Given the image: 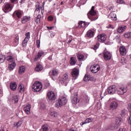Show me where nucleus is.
I'll use <instances>...</instances> for the list:
<instances>
[{
  "label": "nucleus",
  "instance_id": "f257e3e1",
  "mask_svg": "<svg viewBox=\"0 0 131 131\" xmlns=\"http://www.w3.org/2000/svg\"><path fill=\"white\" fill-rule=\"evenodd\" d=\"M67 98H66V95H60L58 102L55 104V107L56 108H60V107H62V106H64V105H66L67 104Z\"/></svg>",
  "mask_w": 131,
  "mask_h": 131
},
{
  "label": "nucleus",
  "instance_id": "f03ea898",
  "mask_svg": "<svg viewBox=\"0 0 131 131\" xmlns=\"http://www.w3.org/2000/svg\"><path fill=\"white\" fill-rule=\"evenodd\" d=\"M88 14H90V15H88V18L91 20V21H95L98 19V16H96L97 12L95 11V6H92L91 10L89 12Z\"/></svg>",
  "mask_w": 131,
  "mask_h": 131
},
{
  "label": "nucleus",
  "instance_id": "7ed1b4c3",
  "mask_svg": "<svg viewBox=\"0 0 131 131\" xmlns=\"http://www.w3.org/2000/svg\"><path fill=\"white\" fill-rule=\"evenodd\" d=\"M32 88L33 91L35 92H40L42 89V84H41V83L38 81H36L35 83H34L33 85L32 86Z\"/></svg>",
  "mask_w": 131,
  "mask_h": 131
},
{
  "label": "nucleus",
  "instance_id": "20e7f679",
  "mask_svg": "<svg viewBox=\"0 0 131 131\" xmlns=\"http://www.w3.org/2000/svg\"><path fill=\"white\" fill-rule=\"evenodd\" d=\"M117 92L118 95H124L127 92V88L125 86H119Z\"/></svg>",
  "mask_w": 131,
  "mask_h": 131
},
{
  "label": "nucleus",
  "instance_id": "39448f33",
  "mask_svg": "<svg viewBox=\"0 0 131 131\" xmlns=\"http://www.w3.org/2000/svg\"><path fill=\"white\" fill-rule=\"evenodd\" d=\"M60 82L65 86L67 85V84L69 82V78H68V75L67 74H64L63 75Z\"/></svg>",
  "mask_w": 131,
  "mask_h": 131
},
{
  "label": "nucleus",
  "instance_id": "423d86ee",
  "mask_svg": "<svg viewBox=\"0 0 131 131\" xmlns=\"http://www.w3.org/2000/svg\"><path fill=\"white\" fill-rule=\"evenodd\" d=\"M116 91H117V88L115 85L110 86L108 89L107 92L110 95H113L116 93Z\"/></svg>",
  "mask_w": 131,
  "mask_h": 131
},
{
  "label": "nucleus",
  "instance_id": "0eeeda50",
  "mask_svg": "<svg viewBox=\"0 0 131 131\" xmlns=\"http://www.w3.org/2000/svg\"><path fill=\"white\" fill-rule=\"evenodd\" d=\"M12 10V6H11V4L7 3L5 4L3 8V11H4V13H9L11 12Z\"/></svg>",
  "mask_w": 131,
  "mask_h": 131
},
{
  "label": "nucleus",
  "instance_id": "6e6552de",
  "mask_svg": "<svg viewBox=\"0 0 131 131\" xmlns=\"http://www.w3.org/2000/svg\"><path fill=\"white\" fill-rule=\"evenodd\" d=\"M79 102L78 96L77 95H72L71 96V102L73 105H76Z\"/></svg>",
  "mask_w": 131,
  "mask_h": 131
},
{
  "label": "nucleus",
  "instance_id": "1a4fd4ad",
  "mask_svg": "<svg viewBox=\"0 0 131 131\" xmlns=\"http://www.w3.org/2000/svg\"><path fill=\"white\" fill-rule=\"evenodd\" d=\"M118 107V103L116 101H113L111 102L110 104V110L114 111V110H116Z\"/></svg>",
  "mask_w": 131,
  "mask_h": 131
},
{
  "label": "nucleus",
  "instance_id": "9d476101",
  "mask_svg": "<svg viewBox=\"0 0 131 131\" xmlns=\"http://www.w3.org/2000/svg\"><path fill=\"white\" fill-rule=\"evenodd\" d=\"M95 32H96V30L94 29H90L87 31L86 35L87 37L92 38V37H94V35H95Z\"/></svg>",
  "mask_w": 131,
  "mask_h": 131
},
{
  "label": "nucleus",
  "instance_id": "9b49d317",
  "mask_svg": "<svg viewBox=\"0 0 131 131\" xmlns=\"http://www.w3.org/2000/svg\"><path fill=\"white\" fill-rule=\"evenodd\" d=\"M90 70L92 73H97L100 70V67L99 65H93L90 68Z\"/></svg>",
  "mask_w": 131,
  "mask_h": 131
},
{
  "label": "nucleus",
  "instance_id": "f8f14e48",
  "mask_svg": "<svg viewBox=\"0 0 131 131\" xmlns=\"http://www.w3.org/2000/svg\"><path fill=\"white\" fill-rule=\"evenodd\" d=\"M103 58L105 61H109L112 58V54L109 52H105L103 53Z\"/></svg>",
  "mask_w": 131,
  "mask_h": 131
},
{
  "label": "nucleus",
  "instance_id": "ddd939ff",
  "mask_svg": "<svg viewBox=\"0 0 131 131\" xmlns=\"http://www.w3.org/2000/svg\"><path fill=\"white\" fill-rule=\"evenodd\" d=\"M47 97L51 101H55L56 100V95L52 91L48 93Z\"/></svg>",
  "mask_w": 131,
  "mask_h": 131
},
{
  "label": "nucleus",
  "instance_id": "4468645a",
  "mask_svg": "<svg viewBox=\"0 0 131 131\" xmlns=\"http://www.w3.org/2000/svg\"><path fill=\"white\" fill-rule=\"evenodd\" d=\"M98 40L100 42H104V41H106V39H107V35L105 34H100L98 36Z\"/></svg>",
  "mask_w": 131,
  "mask_h": 131
},
{
  "label": "nucleus",
  "instance_id": "2eb2a0df",
  "mask_svg": "<svg viewBox=\"0 0 131 131\" xmlns=\"http://www.w3.org/2000/svg\"><path fill=\"white\" fill-rule=\"evenodd\" d=\"M78 74H79V70L76 68H74L72 71L71 75L73 77L75 78V79H76L78 77Z\"/></svg>",
  "mask_w": 131,
  "mask_h": 131
},
{
  "label": "nucleus",
  "instance_id": "dca6fc26",
  "mask_svg": "<svg viewBox=\"0 0 131 131\" xmlns=\"http://www.w3.org/2000/svg\"><path fill=\"white\" fill-rule=\"evenodd\" d=\"M109 19L113 21H116L117 20V17L116 16V13L114 11L111 12L108 15Z\"/></svg>",
  "mask_w": 131,
  "mask_h": 131
},
{
  "label": "nucleus",
  "instance_id": "f3484780",
  "mask_svg": "<svg viewBox=\"0 0 131 131\" xmlns=\"http://www.w3.org/2000/svg\"><path fill=\"white\" fill-rule=\"evenodd\" d=\"M119 52L121 56H125L126 55V48L124 46H121L119 48Z\"/></svg>",
  "mask_w": 131,
  "mask_h": 131
},
{
  "label": "nucleus",
  "instance_id": "a211bd4d",
  "mask_svg": "<svg viewBox=\"0 0 131 131\" xmlns=\"http://www.w3.org/2000/svg\"><path fill=\"white\" fill-rule=\"evenodd\" d=\"M42 131H51L52 128L48 124H44L41 127Z\"/></svg>",
  "mask_w": 131,
  "mask_h": 131
},
{
  "label": "nucleus",
  "instance_id": "6ab92c4d",
  "mask_svg": "<svg viewBox=\"0 0 131 131\" xmlns=\"http://www.w3.org/2000/svg\"><path fill=\"white\" fill-rule=\"evenodd\" d=\"M44 52L42 51H39L36 56L34 58V61H37L38 59H40V58H41L42 56H43Z\"/></svg>",
  "mask_w": 131,
  "mask_h": 131
},
{
  "label": "nucleus",
  "instance_id": "aec40b11",
  "mask_svg": "<svg viewBox=\"0 0 131 131\" xmlns=\"http://www.w3.org/2000/svg\"><path fill=\"white\" fill-rule=\"evenodd\" d=\"M30 108H31V105L30 104H28L26 107L24 108V110L27 114L29 115L30 114Z\"/></svg>",
  "mask_w": 131,
  "mask_h": 131
},
{
  "label": "nucleus",
  "instance_id": "412c9836",
  "mask_svg": "<svg viewBox=\"0 0 131 131\" xmlns=\"http://www.w3.org/2000/svg\"><path fill=\"white\" fill-rule=\"evenodd\" d=\"M77 62V59H76V58L74 57H71L70 58V63L71 65L73 66L76 64Z\"/></svg>",
  "mask_w": 131,
  "mask_h": 131
},
{
  "label": "nucleus",
  "instance_id": "4be33fe9",
  "mask_svg": "<svg viewBox=\"0 0 131 131\" xmlns=\"http://www.w3.org/2000/svg\"><path fill=\"white\" fill-rule=\"evenodd\" d=\"M90 122H93V118H89L86 119L84 122H81L80 125L82 126L83 124H86V123H90Z\"/></svg>",
  "mask_w": 131,
  "mask_h": 131
},
{
  "label": "nucleus",
  "instance_id": "5701e85b",
  "mask_svg": "<svg viewBox=\"0 0 131 131\" xmlns=\"http://www.w3.org/2000/svg\"><path fill=\"white\" fill-rule=\"evenodd\" d=\"M10 88L11 91H15L17 89V83L12 82L10 83Z\"/></svg>",
  "mask_w": 131,
  "mask_h": 131
},
{
  "label": "nucleus",
  "instance_id": "b1692460",
  "mask_svg": "<svg viewBox=\"0 0 131 131\" xmlns=\"http://www.w3.org/2000/svg\"><path fill=\"white\" fill-rule=\"evenodd\" d=\"M126 29V26L119 27L117 29V32L118 33H122Z\"/></svg>",
  "mask_w": 131,
  "mask_h": 131
},
{
  "label": "nucleus",
  "instance_id": "393cba45",
  "mask_svg": "<svg viewBox=\"0 0 131 131\" xmlns=\"http://www.w3.org/2000/svg\"><path fill=\"white\" fill-rule=\"evenodd\" d=\"M42 69H43L42 66L39 64V63H37L36 67L35 69V70L37 71V72H39V71H41Z\"/></svg>",
  "mask_w": 131,
  "mask_h": 131
},
{
  "label": "nucleus",
  "instance_id": "a878e982",
  "mask_svg": "<svg viewBox=\"0 0 131 131\" xmlns=\"http://www.w3.org/2000/svg\"><path fill=\"white\" fill-rule=\"evenodd\" d=\"M29 20H30V17L24 16L21 18V23H23V24H25V23H26V22H28Z\"/></svg>",
  "mask_w": 131,
  "mask_h": 131
},
{
  "label": "nucleus",
  "instance_id": "bb28decb",
  "mask_svg": "<svg viewBox=\"0 0 131 131\" xmlns=\"http://www.w3.org/2000/svg\"><path fill=\"white\" fill-rule=\"evenodd\" d=\"M26 69V67L25 66H20L19 68L18 73L19 74H22V73H24L25 72V70Z\"/></svg>",
  "mask_w": 131,
  "mask_h": 131
},
{
  "label": "nucleus",
  "instance_id": "cd10ccee",
  "mask_svg": "<svg viewBox=\"0 0 131 131\" xmlns=\"http://www.w3.org/2000/svg\"><path fill=\"white\" fill-rule=\"evenodd\" d=\"M18 91L19 93H24V91H25V89L24 88V85H23V84H19L18 88Z\"/></svg>",
  "mask_w": 131,
  "mask_h": 131
},
{
  "label": "nucleus",
  "instance_id": "c85d7f7f",
  "mask_svg": "<svg viewBox=\"0 0 131 131\" xmlns=\"http://www.w3.org/2000/svg\"><path fill=\"white\" fill-rule=\"evenodd\" d=\"M79 24V27H82V28H84L85 26H88L89 24H88V25L85 23V21H80L78 23Z\"/></svg>",
  "mask_w": 131,
  "mask_h": 131
},
{
  "label": "nucleus",
  "instance_id": "c756f323",
  "mask_svg": "<svg viewBox=\"0 0 131 131\" xmlns=\"http://www.w3.org/2000/svg\"><path fill=\"white\" fill-rule=\"evenodd\" d=\"M16 67V63L12 62L11 63L9 64L8 66L9 70L11 71L14 70Z\"/></svg>",
  "mask_w": 131,
  "mask_h": 131
},
{
  "label": "nucleus",
  "instance_id": "7c9ffc66",
  "mask_svg": "<svg viewBox=\"0 0 131 131\" xmlns=\"http://www.w3.org/2000/svg\"><path fill=\"white\" fill-rule=\"evenodd\" d=\"M40 19H41V15L38 14L35 18V22L36 24H39V23H40Z\"/></svg>",
  "mask_w": 131,
  "mask_h": 131
},
{
  "label": "nucleus",
  "instance_id": "2f4dec72",
  "mask_svg": "<svg viewBox=\"0 0 131 131\" xmlns=\"http://www.w3.org/2000/svg\"><path fill=\"white\" fill-rule=\"evenodd\" d=\"M5 60H6V55L3 54H0V64H1V63H4Z\"/></svg>",
  "mask_w": 131,
  "mask_h": 131
},
{
  "label": "nucleus",
  "instance_id": "473e14b6",
  "mask_svg": "<svg viewBox=\"0 0 131 131\" xmlns=\"http://www.w3.org/2000/svg\"><path fill=\"white\" fill-rule=\"evenodd\" d=\"M92 78L90 76L85 75L84 77L83 80L84 81H90V80H92Z\"/></svg>",
  "mask_w": 131,
  "mask_h": 131
},
{
  "label": "nucleus",
  "instance_id": "72a5a7b5",
  "mask_svg": "<svg viewBox=\"0 0 131 131\" xmlns=\"http://www.w3.org/2000/svg\"><path fill=\"white\" fill-rule=\"evenodd\" d=\"M77 58L79 61H82L84 59V56L82 54H78L77 55Z\"/></svg>",
  "mask_w": 131,
  "mask_h": 131
},
{
  "label": "nucleus",
  "instance_id": "f704fd0d",
  "mask_svg": "<svg viewBox=\"0 0 131 131\" xmlns=\"http://www.w3.org/2000/svg\"><path fill=\"white\" fill-rule=\"evenodd\" d=\"M14 14H15V15H16L17 18H21V17H22V13H21V12L20 11H15L14 12Z\"/></svg>",
  "mask_w": 131,
  "mask_h": 131
},
{
  "label": "nucleus",
  "instance_id": "c9c22d12",
  "mask_svg": "<svg viewBox=\"0 0 131 131\" xmlns=\"http://www.w3.org/2000/svg\"><path fill=\"white\" fill-rule=\"evenodd\" d=\"M41 10V13L42 14V7L41 6H38L36 9H35V12H38V13H39V12H40V11Z\"/></svg>",
  "mask_w": 131,
  "mask_h": 131
},
{
  "label": "nucleus",
  "instance_id": "e433bc0d",
  "mask_svg": "<svg viewBox=\"0 0 131 131\" xmlns=\"http://www.w3.org/2000/svg\"><path fill=\"white\" fill-rule=\"evenodd\" d=\"M29 39H30V33L27 32L26 34V37L25 38V40H28V41H29Z\"/></svg>",
  "mask_w": 131,
  "mask_h": 131
},
{
  "label": "nucleus",
  "instance_id": "4c0bfd02",
  "mask_svg": "<svg viewBox=\"0 0 131 131\" xmlns=\"http://www.w3.org/2000/svg\"><path fill=\"white\" fill-rule=\"evenodd\" d=\"M50 113H51V116H52V117H57V116H58V114L55 111L51 112Z\"/></svg>",
  "mask_w": 131,
  "mask_h": 131
},
{
  "label": "nucleus",
  "instance_id": "58836bf2",
  "mask_svg": "<svg viewBox=\"0 0 131 131\" xmlns=\"http://www.w3.org/2000/svg\"><path fill=\"white\" fill-rule=\"evenodd\" d=\"M12 100L14 101L15 103H18V101L19 100V98H18V96L17 95H14L13 96Z\"/></svg>",
  "mask_w": 131,
  "mask_h": 131
},
{
  "label": "nucleus",
  "instance_id": "ea45409f",
  "mask_svg": "<svg viewBox=\"0 0 131 131\" xmlns=\"http://www.w3.org/2000/svg\"><path fill=\"white\" fill-rule=\"evenodd\" d=\"M13 57L11 55L7 57V61H8V62H13Z\"/></svg>",
  "mask_w": 131,
  "mask_h": 131
},
{
  "label": "nucleus",
  "instance_id": "a19ab883",
  "mask_svg": "<svg viewBox=\"0 0 131 131\" xmlns=\"http://www.w3.org/2000/svg\"><path fill=\"white\" fill-rule=\"evenodd\" d=\"M27 42H28V41L27 40L24 39L22 43V46L23 48H26V46H27Z\"/></svg>",
  "mask_w": 131,
  "mask_h": 131
},
{
  "label": "nucleus",
  "instance_id": "79ce46f5",
  "mask_svg": "<svg viewBox=\"0 0 131 131\" xmlns=\"http://www.w3.org/2000/svg\"><path fill=\"white\" fill-rule=\"evenodd\" d=\"M115 40H116L117 42H120V35H118L115 37Z\"/></svg>",
  "mask_w": 131,
  "mask_h": 131
},
{
  "label": "nucleus",
  "instance_id": "37998d69",
  "mask_svg": "<svg viewBox=\"0 0 131 131\" xmlns=\"http://www.w3.org/2000/svg\"><path fill=\"white\" fill-rule=\"evenodd\" d=\"M58 71L56 69H54L52 71V75H53V76H56V75H58Z\"/></svg>",
  "mask_w": 131,
  "mask_h": 131
},
{
  "label": "nucleus",
  "instance_id": "c03bdc74",
  "mask_svg": "<svg viewBox=\"0 0 131 131\" xmlns=\"http://www.w3.org/2000/svg\"><path fill=\"white\" fill-rule=\"evenodd\" d=\"M22 124V121H19L17 123L14 124V126L19 127Z\"/></svg>",
  "mask_w": 131,
  "mask_h": 131
},
{
  "label": "nucleus",
  "instance_id": "a18cd8bd",
  "mask_svg": "<svg viewBox=\"0 0 131 131\" xmlns=\"http://www.w3.org/2000/svg\"><path fill=\"white\" fill-rule=\"evenodd\" d=\"M48 20L49 22H51L54 20V17L52 15H50L48 17Z\"/></svg>",
  "mask_w": 131,
  "mask_h": 131
},
{
  "label": "nucleus",
  "instance_id": "49530a36",
  "mask_svg": "<svg viewBox=\"0 0 131 131\" xmlns=\"http://www.w3.org/2000/svg\"><path fill=\"white\" fill-rule=\"evenodd\" d=\"M121 115L122 117H124V116H125V111L122 110L121 113Z\"/></svg>",
  "mask_w": 131,
  "mask_h": 131
},
{
  "label": "nucleus",
  "instance_id": "de8ad7c7",
  "mask_svg": "<svg viewBox=\"0 0 131 131\" xmlns=\"http://www.w3.org/2000/svg\"><path fill=\"white\" fill-rule=\"evenodd\" d=\"M124 37H125L126 38H129V32H127L124 34Z\"/></svg>",
  "mask_w": 131,
  "mask_h": 131
},
{
  "label": "nucleus",
  "instance_id": "09e8293b",
  "mask_svg": "<svg viewBox=\"0 0 131 131\" xmlns=\"http://www.w3.org/2000/svg\"><path fill=\"white\" fill-rule=\"evenodd\" d=\"M128 110L130 112V114L131 113V104L129 103L128 104Z\"/></svg>",
  "mask_w": 131,
  "mask_h": 131
},
{
  "label": "nucleus",
  "instance_id": "8fccbe9b",
  "mask_svg": "<svg viewBox=\"0 0 131 131\" xmlns=\"http://www.w3.org/2000/svg\"><path fill=\"white\" fill-rule=\"evenodd\" d=\"M36 42H37V48H39L40 45V41L39 40H37Z\"/></svg>",
  "mask_w": 131,
  "mask_h": 131
},
{
  "label": "nucleus",
  "instance_id": "3c124183",
  "mask_svg": "<svg viewBox=\"0 0 131 131\" xmlns=\"http://www.w3.org/2000/svg\"><path fill=\"white\" fill-rule=\"evenodd\" d=\"M128 122L129 124L131 125V113L130 114V116L129 117V119L128 120Z\"/></svg>",
  "mask_w": 131,
  "mask_h": 131
},
{
  "label": "nucleus",
  "instance_id": "603ef678",
  "mask_svg": "<svg viewBox=\"0 0 131 131\" xmlns=\"http://www.w3.org/2000/svg\"><path fill=\"white\" fill-rule=\"evenodd\" d=\"M55 33L52 32L50 34V37H51V38H52V37H54V36H55Z\"/></svg>",
  "mask_w": 131,
  "mask_h": 131
},
{
  "label": "nucleus",
  "instance_id": "864d4df0",
  "mask_svg": "<svg viewBox=\"0 0 131 131\" xmlns=\"http://www.w3.org/2000/svg\"><path fill=\"white\" fill-rule=\"evenodd\" d=\"M41 109H46V106H45V104H41V106H40Z\"/></svg>",
  "mask_w": 131,
  "mask_h": 131
},
{
  "label": "nucleus",
  "instance_id": "5fc2aeb1",
  "mask_svg": "<svg viewBox=\"0 0 131 131\" xmlns=\"http://www.w3.org/2000/svg\"><path fill=\"white\" fill-rule=\"evenodd\" d=\"M41 109H46V106H45V104H41V106H40Z\"/></svg>",
  "mask_w": 131,
  "mask_h": 131
},
{
  "label": "nucleus",
  "instance_id": "6e6d98bb",
  "mask_svg": "<svg viewBox=\"0 0 131 131\" xmlns=\"http://www.w3.org/2000/svg\"><path fill=\"white\" fill-rule=\"evenodd\" d=\"M106 28H112L113 29L114 27L112 25H109L108 26L106 27Z\"/></svg>",
  "mask_w": 131,
  "mask_h": 131
},
{
  "label": "nucleus",
  "instance_id": "4d7b16f0",
  "mask_svg": "<svg viewBox=\"0 0 131 131\" xmlns=\"http://www.w3.org/2000/svg\"><path fill=\"white\" fill-rule=\"evenodd\" d=\"M117 3L118 4H122L123 3V0H118Z\"/></svg>",
  "mask_w": 131,
  "mask_h": 131
},
{
  "label": "nucleus",
  "instance_id": "13d9d810",
  "mask_svg": "<svg viewBox=\"0 0 131 131\" xmlns=\"http://www.w3.org/2000/svg\"><path fill=\"white\" fill-rule=\"evenodd\" d=\"M48 30H52L53 28H54V27H47Z\"/></svg>",
  "mask_w": 131,
  "mask_h": 131
},
{
  "label": "nucleus",
  "instance_id": "bf43d9fd",
  "mask_svg": "<svg viewBox=\"0 0 131 131\" xmlns=\"http://www.w3.org/2000/svg\"><path fill=\"white\" fill-rule=\"evenodd\" d=\"M99 48V45L97 44L95 46V47L94 48V50H97Z\"/></svg>",
  "mask_w": 131,
  "mask_h": 131
},
{
  "label": "nucleus",
  "instance_id": "052dcab7",
  "mask_svg": "<svg viewBox=\"0 0 131 131\" xmlns=\"http://www.w3.org/2000/svg\"><path fill=\"white\" fill-rule=\"evenodd\" d=\"M111 129H112V130L115 129V126H114V125H113L112 126V127H111Z\"/></svg>",
  "mask_w": 131,
  "mask_h": 131
},
{
  "label": "nucleus",
  "instance_id": "680f3d73",
  "mask_svg": "<svg viewBox=\"0 0 131 131\" xmlns=\"http://www.w3.org/2000/svg\"><path fill=\"white\" fill-rule=\"evenodd\" d=\"M3 90H0V96L2 97L3 96Z\"/></svg>",
  "mask_w": 131,
  "mask_h": 131
},
{
  "label": "nucleus",
  "instance_id": "e2e57ef3",
  "mask_svg": "<svg viewBox=\"0 0 131 131\" xmlns=\"http://www.w3.org/2000/svg\"><path fill=\"white\" fill-rule=\"evenodd\" d=\"M18 1V0H11V3H16Z\"/></svg>",
  "mask_w": 131,
  "mask_h": 131
},
{
  "label": "nucleus",
  "instance_id": "0e129e2a",
  "mask_svg": "<svg viewBox=\"0 0 131 131\" xmlns=\"http://www.w3.org/2000/svg\"><path fill=\"white\" fill-rule=\"evenodd\" d=\"M118 131H125V130H124V129H123V128H120Z\"/></svg>",
  "mask_w": 131,
  "mask_h": 131
},
{
  "label": "nucleus",
  "instance_id": "69168bd1",
  "mask_svg": "<svg viewBox=\"0 0 131 131\" xmlns=\"http://www.w3.org/2000/svg\"><path fill=\"white\" fill-rule=\"evenodd\" d=\"M48 59L50 60V61H52V56H50L48 57Z\"/></svg>",
  "mask_w": 131,
  "mask_h": 131
},
{
  "label": "nucleus",
  "instance_id": "338daca9",
  "mask_svg": "<svg viewBox=\"0 0 131 131\" xmlns=\"http://www.w3.org/2000/svg\"><path fill=\"white\" fill-rule=\"evenodd\" d=\"M71 41H72V39H70L68 41V43H70V42H71Z\"/></svg>",
  "mask_w": 131,
  "mask_h": 131
},
{
  "label": "nucleus",
  "instance_id": "774afa93",
  "mask_svg": "<svg viewBox=\"0 0 131 131\" xmlns=\"http://www.w3.org/2000/svg\"><path fill=\"white\" fill-rule=\"evenodd\" d=\"M129 38L131 37V32H129Z\"/></svg>",
  "mask_w": 131,
  "mask_h": 131
}]
</instances>
